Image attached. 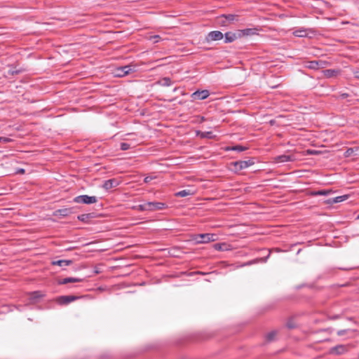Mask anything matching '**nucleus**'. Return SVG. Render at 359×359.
I'll use <instances>...</instances> for the list:
<instances>
[{
    "label": "nucleus",
    "instance_id": "7c9ffc66",
    "mask_svg": "<svg viewBox=\"0 0 359 359\" xmlns=\"http://www.w3.org/2000/svg\"><path fill=\"white\" fill-rule=\"evenodd\" d=\"M334 349L337 351V353H342L345 351V347L342 345L337 346L334 347Z\"/></svg>",
    "mask_w": 359,
    "mask_h": 359
},
{
    "label": "nucleus",
    "instance_id": "2f4dec72",
    "mask_svg": "<svg viewBox=\"0 0 359 359\" xmlns=\"http://www.w3.org/2000/svg\"><path fill=\"white\" fill-rule=\"evenodd\" d=\"M276 334V332H269L267 336H266V338L269 341H271L274 339L275 336Z\"/></svg>",
    "mask_w": 359,
    "mask_h": 359
},
{
    "label": "nucleus",
    "instance_id": "4468645a",
    "mask_svg": "<svg viewBox=\"0 0 359 359\" xmlns=\"http://www.w3.org/2000/svg\"><path fill=\"white\" fill-rule=\"evenodd\" d=\"M308 34L309 29L304 27L297 29L293 32V35L297 37H306Z\"/></svg>",
    "mask_w": 359,
    "mask_h": 359
},
{
    "label": "nucleus",
    "instance_id": "f8f14e48",
    "mask_svg": "<svg viewBox=\"0 0 359 359\" xmlns=\"http://www.w3.org/2000/svg\"><path fill=\"white\" fill-rule=\"evenodd\" d=\"M257 29L256 28H247L244 29L238 30V37L241 38L244 36H252L256 34Z\"/></svg>",
    "mask_w": 359,
    "mask_h": 359
},
{
    "label": "nucleus",
    "instance_id": "79ce46f5",
    "mask_svg": "<svg viewBox=\"0 0 359 359\" xmlns=\"http://www.w3.org/2000/svg\"><path fill=\"white\" fill-rule=\"evenodd\" d=\"M350 151V149H348L346 152L347 153L348 152V154H351V151Z\"/></svg>",
    "mask_w": 359,
    "mask_h": 359
},
{
    "label": "nucleus",
    "instance_id": "b1692460",
    "mask_svg": "<svg viewBox=\"0 0 359 359\" xmlns=\"http://www.w3.org/2000/svg\"><path fill=\"white\" fill-rule=\"evenodd\" d=\"M191 194V193L189 190L184 189V190H182V191L177 192L175 194V196H178V197H185V196H189Z\"/></svg>",
    "mask_w": 359,
    "mask_h": 359
},
{
    "label": "nucleus",
    "instance_id": "f03ea898",
    "mask_svg": "<svg viewBox=\"0 0 359 359\" xmlns=\"http://www.w3.org/2000/svg\"><path fill=\"white\" fill-rule=\"evenodd\" d=\"M74 201L77 203L93 204L97 201L96 196H89L88 195H80L74 198Z\"/></svg>",
    "mask_w": 359,
    "mask_h": 359
},
{
    "label": "nucleus",
    "instance_id": "7ed1b4c3",
    "mask_svg": "<svg viewBox=\"0 0 359 359\" xmlns=\"http://www.w3.org/2000/svg\"><path fill=\"white\" fill-rule=\"evenodd\" d=\"M217 238V235L214 233H201L198 235L196 242L198 243H207L215 241Z\"/></svg>",
    "mask_w": 359,
    "mask_h": 359
},
{
    "label": "nucleus",
    "instance_id": "423d86ee",
    "mask_svg": "<svg viewBox=\"0 0 359 359\" xmlns=\"http://www.w3.org/2000/svg\"><path fill=\"white\" fill-rule=\"evenodd\" d=\"M147 205L149 208L148 211L163 210L167 208V205L161 202H147Z\"/></svg>",
    "mask_w": 359,
    "mask_h": 359
},
{
    "label": "nucleus",
    "instance_id": "9b49d317",
    "mask_svg": "<svg viewBox=\"0 0 359 359\" xmlns=\"http://www.w3.org/2000/svg\"><path fill=\"white\" fill-rule=\"evenodd\" d=\"M118 184H119V181L118 180L110 179V180H106L104 182L102 187L106 190H109L112 188L116 187Z\"/></svg>",
    "mask_w": 359,
    "mask_h": 359
},
{
    "label": "nucleus",
    "instance_id": "72a5a7b5",
    "mask_svg": "<svg viewBox=\"0 0 359 359\" xmlns=\"http://www.w3.org/2000/svg\"><path fill=\"white\" fill-rule=\"evenodd\" d=\"M151 39H154V42H158L160 36L158 35H154L151 37Z\"/></svg>",
    "mask_w": 359,
    "mask_h": 359
},
{
    "label": "nucleus",
    "instance_id": "9d476101",
    "mask_svg": "<svg viewBox=\"0 0 359 359\" xmlns=\"http://www.w3.org/2000/svg\"><path fill=\"white\" fill-rule=\"evenodd\" d=\"M325 64V62L322 60H313L308 62L306 67L312 69H318L320 68H323Z\"/></svg>",
    "mask_w": 359,
    "mask_h": 359
},
{
    "label": "nucleus",
    "instance_id": "ea45409f",
    "mask_svg": "<svg viewBox=\"0 0 359 359\" xmlns=\"http://www.w3.org/2000/svg\"><path fill=\"white\" fill-rule=\"evenodd\" d=\"M19 172H22V173H24L25 170H24V169H20Z\"/></svg>",
    "mask_w": 359,
    "mask_h": 359
},
{
    "label": "nucleus",
    "instance_id": "6e6552de",
    "mask_svg": "<svg viewBox=\"0 0 359 359\" xmlns=\"http://www.w3.org/2000/svg\"><path fill=\"white\" fill-rule=\"evenodd\" d=\"M133 71V69L130 66H123L116 69V76L122 77L128 74H130Z\"/></svg>",
    "mask_w": 359,
    "mask_h": 359
},
{
    "label": "nucleus",
    "instance_id": "39448f33",
    "mask_svg": "<svg viewBox=\"0 0 359 359\" xmlns=\"http://www.w3.org/2000/svg\"><path fill=\"white\" fill-rule=\"evenodd\" d=\"M224 37L223 34L219 31H212L206 36L207 41H219Z\"/></svg>",
    "mask_w": 359,
    "mask_h": 359
},
{
    "label": "nucleus",
    "instance_id": "6ab92c4d",
    "mask_svg": "<svg viewBox=\"0 0 359 359\" xmlns=\"http://www.w3.org/2000/svg\"><path fill=\"white\" fill-rule=\"evenodd\" d=\"M72 213V210L69 208L59 209L56 210L55 215H60L62 217L68 216Z\"/></svg>",
    "mask_w": 359,
    "mask_h": 359
},
{
    "label": "nucleus",
    "instance_id": "1a4fd4ad",
    "mask_svg": "<svg viewBox=\"0 0 359 359\" xmlns=\"http://www.w3.org/2000/svg\"><path fill=\"white\" fill-rule=\"evenodd\" d=\"M295 159L296 158L293 155L283 154V155L276 156L275 158V161L276 163H286V162L294 161Z\"/></svg>",
    "mask_w": 359,
    "mask_h": 359
},
{
    "label": "nucleus",
    "instance_id": "4c0bfd02",
    "mask_svg": "<svg viewBox=\"0 0 359 359\" xmlns=\"http://www.w3.org/2000/svg\"><path fill=\"white\" fill-rule=\"evenodd\" d=\"M255 262H256L255 261H254V262H248V263H246V264H243V266L250 265V264H251L252 263H255Z\"/></svg>",
    "mask_w": 359,
    "mask_h": 359
},
{
    "label": "nucleus",
    "instance_id": "393cba45",
    "mask_svg": "<svg viewBox=\"0 0 359 359\" xmlns=\"http://www.w3.org/2000/svg\"><path fill=\"white\" fill-rule=\"evenodd\" d=\"M43 297V294L39 292V291H35L34 292H32L30 295V299L32 300H35V299H40L41 297Z\"/></svg>",
    "mask_w": 359,
    "mask_h": 359
},
{
    "label": "nucleus",
    "instance_id": "4be33fe9",
    "mask_svg": "<svg viewBox=\"0 0 359 359\" xmlns=\"http://www.w3.org/2000/svg\"><path fill=\"white\" fill-rule=\"evenodd\" d=\"M160 83L163 86H170L172 82L170 78L164 77L160 81Z\"/></svg>",
    "mask_w": 359,
    "mask_h": 359
},
{
    "label": "nucleus",
    "instance_id": "a878e982",
    "mask_svg": "<svg viewBox=\"0 0 359 359\" xmlns=\"http://www.w3.org/2000/svg\"><path fill=\"white\" fill-rule=\"evenodd\" d=\"M246 149L245 147L241 146V145H236L230 148H228L227 150H231V151H236L238 152L243 151Z\"/></svg>",
    "mask_w": 359,
    "mask_h": 359
},
{
    "label": "nucleus",
    "instance_id": "e433bc0d",
    "mask_svg": "<svg viewBox=\"0 0 359 359\" xmlns=\"http://www.w3.org/2000/svg\"><path fill=\"white\" fill-rule=\"evenodd\" d=\"M149 180H150V178L149 177H147L144 178V182H149Z\"/></svg>",
    "mask_w": 359,
    "mask_h": 359
},
{
    "label": "nucleus",
    "instance_id": "a19ab883",
    "mask_svg": "<svg viewBox=\"0 0 359 359\" xmlns=\"http://www.w3.org/2000/svg\"><path fill=\"white\" fill-rule=\"evenodd\" d=\"M350 151V149H348L346 152L347 153L348 152V154H351V151Z\"/></svg>",
    "mask_w": 359,
    "mask_h": 359
},
{
    "label": "nucleus",
    "instance_id": "a211bd4d",
    "mask_svg": "<svg viewBox=\"0 0 359 359\" xmlns=\"http://www.w3.org/2000/svg\"><path fill=\"white\" fill-rule=\"evenodd\" d=\"M339 71L336 69H325L323 71V75L326 78H332L336 76L337 75L339 74Z\"/></svg>",
    "mask_w": 359,
    "mask_h": 359
},
{
    "label": "nucleus",
    "instance_id": "20e7f679",
    "mask_svg": "<svg viewBox=\"0 0 359 359\" xmlns=\"http://www.w3.org/2000/svg\"><path fill=\"white\" fill-rule=\"evenodd\" d=\"M210 95V92L208 90H197L191 95L192 100H203L206 99Z\"/></svg>",
    "mask_w": 359,
    "mask_h": 359
},
{
    "label": "nucleus",
    "instance_id": "f257e3e1",
    "mask_svg": "<svg viewBox=\"0 0 359 359\" xmlns=\"http://www.w3.org/2000/svg\"><path fill=\"white\" fill-rule=\"evenodd\" d=\"M255 162L253 159L251 158L246 161H238L233 162L232 165L233 166V170L236 172H238L250 167V165H252Z\"/></svg>",
    "mask_w": 359,
    "mask_h": 359
},
{
    "label": "nucleus",
    "instance_id": "473e14b6",
    "mask_svg": "<svg viewBox=\"0 0 359 359\" xmlns=\"http://www.w3.org/2000/svg\"><path fill=\"white\" fill-rule=\"evenodd\" d=\"M10 141H11V140L8 137H0V142L6 143Z\"/></svg>",
    "mask_w": 359,
    "mask_h": 359
},
{
    "label": "nucleus",
    "instance_id": "5701e85b",
    "mask_svg": "<svg viewBox=\"0 0 359 359\" xmlns=\"http://www.w3.org/2000/svg\"><path fill=\"white\" fill-rule=\"evenodd\" d=\"M135 146V144H129L127 142H121V145H120V148L123 151H126L131 147H134Z\"/></svg>",
    "mask_w": 359,
    "mask_h": 359
},
{
    "label": "nucleus",
    "instance_id": "412c9836",
    "mask_svg": "<svg viewBox=\"0 0 359 359\" xmlns=\"http://www.w3.org/2000/svg\"><path fill=\"white\" fill-rule=\"evenodd\" d=\"M347 198H348L347 195L337 196V197L334 198L333 199H332V201H329V203H337L342 202V201H345L346 199H347Z\"/></svg>",
    "mask_w": 359,
    "mask_h": 359
},
{
    "label": "nucleus",
    "instance_id": "aec40b11",
    "mask_svg": "<svg viewBox=\"0 0 359 359\" xmlns=\"http://www.w3.org/2000/svg\"><path fill=\"white\" fill-rule=\"evenodd\" d=\"M221 18H225L226 21L229 22H231L233 21L238 20V15L235 14H227V15H222L220 16Z\"/></svg>",
    "mask_w": 359,
    "mask_h": 359
},
{
    "label": "nucleus",
    "instance_id": "bb28decb",
    "mask_svg": "<svg viewBox=\"0 0 359 359\" xmlns=\"http://www.w3.org/2000/svg\"><path fill=\"white\" fill-rule=\"evenodd\" d=\"M226 245V243H215L214 245V248L216 250L223 251V250H226V248H225Z\"/></svg>",
    "mask_w": 359,
    "mask_h": 359
},
{
    "label": "nucleus",
    "instance_id": "c9c22d12",
    "mask_svg": "<svg viewBox=\"0 0 359 359\" xmlns=\"http://www.w3.org/2000/svg\"><path fill=\"white\" fill-rule=\"evenodd\" d=\"M341 96L343 98H346V97H347L348 96V95L347 93H343V94H341Z\"/></svg>",
    "mask_w": 359,
    "mask_h": 359
},
{
    "label": "nucleus",
    "instance_id": "c85d7f7f",
    "mask_svg": "<svg viewBox=\"0 0 359 359\" xmlns=\"http://www.w3.org/2000/svg\"><path fill=\"white\" fill-rule=\"evenodd\" d=\"M134 208H135L136 210H137L139 211H148V209H149L148 208V206L147 205V203H145L144 204H140V205L135 206Z\"/></svg>",
    "mask_w": 359,
    "mask_h": 359
},
{
    "label": "nucleus",
    "instance_id": "dca6fc26",
    "mask_svg": "<svg viewBox=\"0 0 359 359\" xmlns=\"http://www.w3.org/2000/svg\"><path fill=\"white\" fill-rule=\"evenodd\" d=\"M332 193L331 189H323L318 191H312L310 192L309 195L311 196H327Z\"/></svg>",
    "mask_w": 359,
    "mask_h": 359
},
{
    "label": "nucleus",
    "instance_id": "2eb2a0df",
    "mask_svg": "<svg viewBox=\"0 0 359 359\" xmlns=\"http://www.w3.org/2000/svg\"><path fill=\"white\" fill-rule=\"evenodd\" d=\"M82 281H83L82 278L69 277V278H63V279L59 280L58 283L60 285H65V284H67V283H79V282H82Z\"/></svg>",
    "mask_w": 359,
    "mask_h": 359
},
{
    "label": "nucleus",
    "instance_id": "ddd939ff",
    "mask_svg": "<svg viewBox=\"0 0 359 359\" xmlns=\"http://www.w3.org/2000/svg\"><path fill=\"white\" fill-rule=\"evenodd\" d=\"M238 37V32L233 33V32H226L224 35V42L225 43H231L234 41Z\"/></svg>",
    "mask_w": 359,
    "mask_h": 359
},
{
    "label": "nucleus",
    "instance_id": "58836bf2",
    "mask_svg": "<svg viewBox=\"0 0 359 359\" xmlns=\"http://www.w3.org/2000/svg\"><path fill=\"white\" fill-rule=\"evenodd\" d=\"M94 272L95 273H99L100 271L98 269H95Z\"/></svg>",
    "mask_w": 359,
    "mask_h": 359
},
{
    "label": "nucleus",
    "instance_id": "37998d69",
    "mask_svg": "<svg viewBox=\"0 0 359 359\" xmlns=\"http://www.w3.org/2000/svg\"><path fill=\"white\" fill-rule=\"evenodd\" d=\"M357 218L359 219V215H358Z\"/></svg>",
    "mask_w": 359,
    "mask_h": 359
},
{
    "label": "nucleus",
    "instance_id": "c756f323",
    "mask_svg": "<svg viewBox=\"0 0 359 359\" xmlns=\"http://www.w3.org/2000/svg\"><path fill=\"white\" fill-rule=\"evenodd\" d=\"M90 217V214H82L78 216V219L81 222H86Z\"/></svg>",
    "mask_w": 359,
    "mask_h": 359
},
{
    "label": "nucleus",
    "instance_id": "0eeeda50",
    "mask_svg": "<svg viewBox=\"0 0 359 359\" xmlns=\"http://www.w3.org/2000/svg\"><path fill=\"white\" fill-rule=\"evenodd\" d=\"M77 299H79V297L74 295H66L59 297L57 301L60 304H67Z\"/></svg>",
    "mask_w": 359,
    "mask_h": 359
},
{
    "label": "nucleus",
    "instance_id": "f704fd0d",
    "mask_svg": "<svg viewBox=\"0 0 359 359\" xmlns=\"http://www.w3.org/2000/svg\"><path fill=\"white\" fill-rule=\"evenodd\" d=\"M353 74H354L355 78L359 79V71H355L353 72Z\"/></svg>",
    "mask_w": 359,
    "mask_h": 359
},
{
    "label": "nucleus",
    "instance_id": "cd10ccee",
    "mask_svg": "<svg viewBox=\"0 0 359 359\" xmlns=\"http://www.w3.org/2000/svg\"><path fill=\"white\" fill-rule=\"evenodd\" d=\"M198 135H200L201 137L203 138H212V133L210 131L208 132H199Z\"/></svg>",
    "mask_w": 359,
    "mask_h": 359
},
{
    "label": "nucleus",
    "instance_id": "f3484780",
    "mask_svg": "<svg viewBox=\"0 0 359 359\" xmlns=\"http://www.w3.org/2000/svg\"><path fill=\"white\" fill-rule=\"evenodd\" d=\"M72 262L71 260L60 259V260H57V261L52 262V264L53 265H57V266H61V267H65V266H67L70 265L72 264Z\"/></svg>",
    "mask_w": 359,
    "mask_h": 359
}]
</instances>
